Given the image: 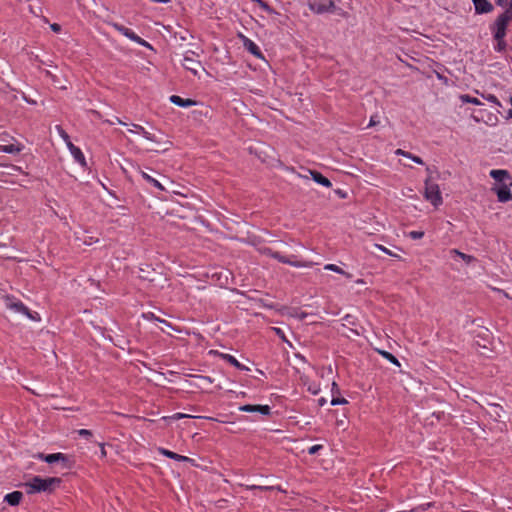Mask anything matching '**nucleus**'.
I'll use <instances>...</instances> for the list:
<instances>
[{
    "mask_svg": "<svg viewBox=\"0 0 512 512\" xmlns=\"http://www.w3.org/2000/svg\"><path fill=\"white\" fill-rule=\"evenodd\" d=\"M126 162H127L129 165L133 166L132 162H130V161H128V160H126Z\"/></svg>",
    "mask_w": 512,
    "mask_h": 512,
    "instance_id": "0e129e2a",
    "label": "nucleus"
},
{
    "mask_svg": "<svg viewBox=\"0 0 512 512\" xmlns=\"http://www.w3.org/2000/svg\"><path fill=\"white\" fill-rule=\"evenodd\" d=\"M22 150L20 145L9 144V145H0V152L8 153V154H18Z\"/></svg>",
    "mask_w": 512,
    "mask_h": 512,
    "instance_id": "a878e982",
    "label": "nucleus"
},
{
    "mask_svg": "<svg viewBox=\"0 0 512 512\" xmlns=\"http://www.w3.org/2000/svg\"><path fill=\"white\" fill-rule=\"evenodd\" d=\"M497 41V44L495 46V50L498 52H502L506 49L507 43L505 41V38L501 39H495Z\"/></svg>",
    "mask_w": 512,
    "mask_h": 512,
    "instance_id": "f704fd0d",
    "label": "nucleus"
},
{
    "mask_svg": "<svg viewBox=\"0 0 512 512\" xmlns=\"http://www.w3.org/2000/svg\"><path fill=\"white\" fill-rule=\"evenodd\" d=\"M170 101L173 104L180 106V107H190V106H195L197 104V102L193 99H190V98L184 99L178 95H172L170 97Z\"/></svg>",
    "mask_w": 512,
    "mask_h": 512,
    "instance_id": "4468645a",
    "label": "nucleus"
},
{
    "mask_svg": "<svg viewBox=\"0 0 512 512\" xmlns=\"http://www.w3.org/2000/svg\"><path fill=\"white\" fill-rule=\"evenodd\" d=\"M309 173L311 174L313 180L317 182L318 184L324 186V187H331V182L328 178L323 176L320 172L309 170Z\"/></svg>",
    "mask_w": 512,
    "mask_h": 512,
    "instance_id": "412c9836",
    "label": "nucleus"
},
{
    "mask_svg": "<svg viewBox=\"0 0 512 512\" xmlns=\"http://www.w3.org/2000/svg\"><path fill=\"white\" fill-rule=\"evenodd\" d=\"M343 320L345 321V323H343V326L347 324H351V325H354V322L352 320V317L350 315H346Z\"/></svg>",
    "mask_w": 512,
    "mask_h": 512,
    "instance_id": "a18cd8bd",
    "label": "nucleus"
},
{
    "mask_svg": "<svg viewBox=\"0 0 512 512\" xmlns=\"http://www.w3.org/2000/svg\"><path fill=\"white\" fill-rule=\"evenodd\" d=\"M310 9L316 13L333 11L335 4L332 0H312L309 3Z\"/></svg>",
    "mask_w": 512,
    "mask_h": 512,
    "instance_id": "1a4fd4ad",
    "label": "nucleus"
},
{
    "mask_svg": "<svg viewBox=\"0 0 512 512\" xmlns=\"http://www.w3.org/2000/svg\"><path fill=\"white\" fill-rule=\"evenodd\" d=\"M496 4L499 6H505L507 4V0H497Z\"/></svg>",
    "mask_w": 512,
    "mask_h": 512,
    "instance_id": "5fc2aeb1",
    "label": "nucleus"
},
{
    "mask_svg": "<svg viewBox=\"0 0 512 512\" xmlns=\"http://www.w3.org/2000/svg\"><path fill=\"white\" fill-rule=\"evenodd\" d=\"M490 176L496 181L502 182L506 179H510V174L507 170L495 169L490 171Z\"/></svg>",
    "mask_w": 512,
    "mask_h": 512,
    "instance_id": "4be33fe9",
    "label": "nucleus"
},
{
    "mask_svg": "<svg viewBox=\"0 0 512 512\" xmlns=\"http://www.w3.org/2000/svg\"><path fill=\"white\" fill-rule=\"evenodd\" d=\"M76 240L82 242L84 245L90 246L94 243H98L99 239L97 237L88 235L86 231L76 234Z\"/></svg>",
    "mask_w": 512,
    "mask_h": 512,
    "instance_id": "6ab92c4d",
    "label": "nucleus"
},
{
    "mask_svg": "<svg viewBox=\"0 0 512 512\" xmlns=\"http://www.w3.org/2000/svg\"><path fill=\"white\" fill-rule=\"evenodd\" d=\"M133 127L134 128H137V130L143 135V137L148 140V141H151V142H154L156 144V148L154 149H151L152 151H155V152H165L167 151L170 146H171V142L169 140H166V141H160L155 134H152L151 132H148L147 130H145L144 127H142L141 125H138V124H133Z\"/></svg>",
    "mask_w": 512,
    "mask_h": 512,
    "instance_id": "0eeeda50",
    "label": "nucleus"
},
{
    "mask_svg": "<svg viewBox=\"0 0 512 512\" xmlns=\"http://www.w3.org/2000/svg\"><path fill=\"white\" fill-rule=\"evenodd\" d=\"M486 99L489 101V102H492L498 106H501L500 102L498 101L497 97L495 95H492V94H489L488 96H486Z\"/></svg>",
    "mask_w": 512,
    "mask_h": 512,
    "instance_id": "a19ab883",
    "label": "nucleus"
},
{
    "mask_svg": "<svg viewBox=\"0 0 512 512\" xmlns=\"http://www.w3.org/2000/svg\"><path fill=\"white\" fill-rule=\"evenodd\" d=\"M424 197L434 207L440 206L443 202L439 185L431 181L430 175L425 180Z\"/></svg>",
    "mask_w": 512,
    "mask_h": 512,
    "instance_id": "39448f33",
    "label": "nucleus"
},
{
    "mask_svg": "<svg viewBox=\"0 0 512 512\" xmlns=\"http://www.w3.org/2000/svg\"><path fill=\"white\" fill-rule=\"evenodd\" d=\"M78 434L82 437H86V438H89L92 436V432L88 429H80L78 431Z\"/></svg>",
    "mask_w": 512,
    "mask_h": 512,
    "instance_id": "ea45409f",
    "label": "nucleus"
},
{
    "mask_svg": "<svg viewBox=\"0 0 512 512\" xmlns=\"http://www.w3.org/2000/svg\"><path fill=\"white\" fill-rule=\"evenodd\" d=\"M35 457L44 461V458L47 457V455L43 453H38Z\"/></svg>",
    "mask_w": 512,
    "mask_h": 512,
    "instance_id": "6e6d98bb",
    "label": "nucleus"
},
{
    "mask_svg": "<svg viewBox=\"0 0 512 512\" xmlns=\"http://www.w3.org/2000/svg\"><path fill=\"white\" fill-rule=\"evenodd\" d=\"M141 175L147 182L151 183L154 187L158 188L159 190H164L162 184L153 177H151L150 175H148L147 173L141 171Z\"/></svg>",
    "mask_w": 512,
    "mask_h": 512,
    "instance_id": "cd10ccee",
    "label": "nucleus"
},
{
    "mask_svg": "<svg viewBox=\"0 0 512 512\" xmlns=\"http://www.w3.org/2000/svg\"><path fill=\"white\" fill-rule=\"evenodd\" d=\"M378 352H379L380 355H382L385 359H387L392 364H394V365H396L398 367L400 366V363H399L398 359L393 354H391L390 352H387V351H384V350H379Z\"/></svg>",
    "mask_w": 512,
    "mask_h": 512,
    "instance_id": "c85d7f7f",
    "label": "nucleus"
},
{
    "mask_svg": "<svg viewBox=\"0 0 512 512\" xmlns=\"http://www.w3.org/2000/svg\"><path fill=\"white\" fill-rule=\"evenodd\" d=\"M44 461L49 464L60 462L65 468L68 467L69 463L68 457L63 453L48 454L47 457L44 458Z\"/></svg>",
    "mask_w": 512,
    "mask_h": 512,
    "instance_id": "9d476101",
    "label": "nucleus"
},
{
    "mask_svg": "<svg viewBox=\"0 0 512 512\" xmlns=\"http://www.w3.org/2000/svg\"><path fill=\"white\" fill-rule=\"evenodd\" d=\"M60 135H61V137L66 141V143L71 142V141L69 140V136H68V134H67L64 130H62V129L60 130Z\"/></svg>",
    "mask_w": 512,
    "mask_h": 512,
    "instance_id": "49530a36",
    "label": "nucleus"
},
{
    "mask_svg": "<svg viewBox=\"0 0 512 512\" xmlns=\"http://www.w3.org/2000/svg\"><path fill=\"white\" fill-rule=\"evenodd\" d=\"M199 381V386H205L206 384H211L213 380L208 376H195Z\"/></svg>",
    "mask_w": 512,
    "mask_h": 512,
    "instance_id": "e433bc0d",
    "label": "nucleus"
},
{
    "mask_svg": "<svg viewBox=\"0 0 512 512\" xmlns=\"http://www.w3.org/2000/svg\"><path fill=\"white\" fill-rule=\"evenodd\" d=\"M510 103H511V105H512V97L510 98Z\"/></svg>",
    "mask_w": 512,
    "mask_h": 512,
    "instance_id": "69168bd1",
    "label": "nucleus"
},
{
    "mask_svg": "<svg viewBox=\"0 0 512 512\" xmlns=\"http://www.w3.org/2000/svg\"><path fill=\"white\" fill-rule=\"evenodd\" d=\"M243 45L254 56H256L258 58H263V55H262L259 47L252 40L244 37Z\"/></svg>",
    "mask_w": 512,
    "mask_h": 512,
    "instance_id": "a211bd4d",
    "label": "nucleus"
},
{
    "mask_svg": "<svg viewBox=\"0 0 512 512\" xmlns=\"http://www.w3.org/2000/svg\"><path fill=\"white\" fill-rule=\"evenodd\" d=\"M184 418H197V417L189 415V414H184V413H176L172 416H164L163 420H168V419L179 420V419H184Z\"/></svg>",
    "mask_w": 512,
    "mask_h": 512,
    "instance_id": "2f4dec72",
    "label": "nucleus"
},
{
    "mask_svg": "<svg viewBox=\"0 0 512 512\" xmlns=\"http://www.w3.org/2000/svg\"><path fill=\"white\" fill-rule=\"evenodd\" d=\"M100 447H101V456L102 457H105L106 456V450H105V446L103 443L100 444Z\"/></svg>",
    "mask_w": 512,
    "mask_h": 512,
    "instance_id": "864d4df0",
    "label": "nucleus"
},
{
    "mask_svg": "<svg viewBox=\"0 0 512 512\" xmlns=\"http://www.w3.org/2000/svg\"><path fill=\"white\" fill-rule=\"evenodd\" d=\"M460 99L463 103H471L474 105H481V102L478 98L471 97L470 95H467V94L461 95Z\"/></svg>",
    "mask_w": 512,
    "mask_h": 512,
    "instance_id": "7c9ffc66",
    "label": "nucleus"
},
{
    "mask_svg": "<svg viewBox=\"0 0 512 512\" xmlns=\"http://www.w3.org/2000/svg\"><path fill=\"white\" fill-rule=\"evenodd\" d=\"M409 236L412 238V239H421L423 236H424V232L423 231H411L409 233Z\"/></svg>",
    "mask_w": 512,
    "mask_h": 512,
    "instance_id": "58836bf2",
    "label": "nucleus"
},
{
    "mask_svg": "<svg viewBox=\"0 0 512 512\" xmlns=\"http://www.w3.org/2000/svg\"><path fill=\"white\" fill-rule=\"evenodd\" d=\"M243 412H259L263 415L270 414V407L268 405H251L247 404L240 407Z\"/></svg>",
    "mask_w": 512,
    "mask_h": 512,
    "instance_id": "ddd939ff",
    "label": "nucleus"
},
{
    "mask_svg": "<svg viewBox=\"0 0 512 512\" xmlns=\"http://www.w3.org/2000/svg\"><path fill=\"white\" fill-rule=\"evenodd\" d=\"M318 402L320 406H323L326 403V400L324 398H320Z\"/></svg>",
    "mask_w": 512,
    "mask_h": 512,
    "instance_id": "13d9d810",
    "label": "nucleus"
},
{
    "mask_svg": "<svg viewBox=\"0 0 512 512\" xmlns=\"http://www.w3.org/2000/svg\"><path fill=\"white\" fill-rule=\"evenodd\" d=\"M122 170L127 173V168L125 166H121Z\"/></svg>",
    "mask_w": 512,
    "mask_h": 512,
    "instance_id": "e2e57ef3",
    "label": "nucleus"
},
{
    "mask_svg": "<svg viewBox=\"0 0 512 512\" xmlns=\"http://www.w3.org/2000/svg\"><path fill=\"white\" fill-rule=\"evenodd\" d=\"M356 283H357V284L362 285V284H364L365 282H364V280H363V279H358V280L356 281Z\"/></svg>",
    "mask_w": 512,
    "mask_h": 512,
    "instance_id": "052dcab7",
    "label": "nucleus"
},
{
    "mask_svg": "<svg viewBox=\"0 0 512 512\" xmlns=\"http://www.w3.org/2000/svg\"><path fill=\"white\" fill-rule=\"evenodd\" d=\"M512 20V3L509 4V8L506 9L502 14H500L495 22L493 23L491 29L493 32L494 39L505 38L507 27L509 22Z\"/></svg>",
    "mask_w": 512,
    "mask_h": 512,
    "instance_id": "7ed1b4c3",
    "label": "nucleus"
},
{
    "mask_svg": "<svg viewBox=\"0 0 512 512\" xmlns=\"http://www.w3.org/2000/svg\"><path fill=\"white\" fill-rule=\"evenodd\" d=\"M159 452L162 455H164V456H166L168 458L174 459L176 461H191V459L188 458L187 456L179 455V454H177L175 452H172V451L164 449V448H160Z\"/></svg>",
    "mask_w": 512,
    "mask_h": 512,
    "instance_id": "5701e85b",
    "label": "nucleus"
},
{
    "mask_svg": "<svg viewBox=\"0 0 512 512\" xmlns=\"http://www.w3.org/2000/svg\"><path fill=\"white\" fill-rule=\"evenodd\" d=\"M113 28H115L118 32H120L121 34H123L124 36L128 37L129 39H131L132 41L134 42H137L138 44L142 45V46H145L147 48H152L151 45L146 42L145 40H143L142 38H140L139 36H137L134 32H132L130 29L124 27L123 25H120L118 23H113L112 24Z\"/></svg>",
    "mask_w": 512,
    "mask_h": 512,
    "instance_id": "6e6552de",
    "label": "nucleus"
},
{
    "mask_svg": "<svg viewBox=\"0 0 512 512\" xmlns=\"http://www.w3.org/2000/svg\"><path fill=\"white\" fill-rule=\"evenodd\" d=\"M143 317H144L145 319H147V320H155V321H158V322H160V323H163V324H164V325H166L167 327L172 328V325H171L169 322H167V321H166V320H164V319H160V318L156 317L152 312L144 313V314H143Z\"/></svg>",
    "mask_w": 512,
    "mask_h": 512,
    "instance_id": "c756f323",
    "label": "nucleus"
},
{
    "mask_svg": "<svg viewBox=\"0 0 512 512\" xmlns=\"http://www.w3.org/2000/svg\"><path fill=\"white\" fill-rule=\"evenodd\" d=\"M409 159H411L412 161H414L417 164H423V160L418 156L412 155V157H410Z\"/></svg>",
    "mask_w": 512,
    "mask_h": 512,
    "instance_id": "de8ad7c7",
    "label": "nucleus"
},
{
    "mask_svg": "<svg viewBox=\"0 0 512 512\" xmlns=\"http://www.w3.org/2000/svg\"><path fill=\"white\" fill-rule=\"evenodd\" d=\"M332 392L333 393H339V388L336 382L332 383Z\"/></svg>",
    "mask_w": 512,
    "mask_h": 512,
    "instance_id": "603ef678",
    "label": "nucleus"
},
{
    "mask_svg": "<svg viewBox=\"0 0 512 512\" xmlns=\"http://www.w3.org/2000/svg\"><path fill=\"white\" fill-rule=\"evenodd\" d=\"M510 186H512V182L510 183Z\"/></svg>",
    "mask_w": 512,
    "mask_h": 512,
    "instance_id": "338daca9",
    "label": "nucleus"
},
{
    "mask_svg": "<svg viewBox=\"0 0 512 512\" xmlns=\"http://www.w3.org/2000/svg\"><path fill=\"white\" fill-rule=\"evenodd\" d=\"M62 480L58 477L42 478L34 476L31 480L22 484L27 494L35 493H52L57 487L60 486Z\"/></svg>",
    "mask_w": 512,
    "mask_h": 512,
    "instance_id": "f257e3e1",
    "label": "nucleus"
},
{
    "mask_svg": "<svg viewBox=\"0 0 512 512\" xmlns=\"http://www.w3.org/2000/svg\"><path fill=\"white\" fill-rule=\"evenodd\" d=\"M374 247L384 253H386L387 255L389 256H392V257H396V258H399V255L393 253L391 250L387 249L386 247H384L383 245L381 244H374Z\"/></svg>",
    "mask_w": 512,
    "mask_h": 512,
    "instance_id": "c9c22d12",
    "label": "nucleus"
},
{
    "mask_svg": "<svg viewBox=\"0 0 512 512\" xmlns=\"http://www.w3.org/2000/svg\"><path fill=\"white\" fill-rule=\"evenodd\" d=\"M452 253L458 255L459 257H461L466 263H471L473 260H474V257L471 256V255H467L465 253H462L456 249L452 250Z\"/></svg>",
    "mask_w": 512,
    "mask_h": 512,
    "instance_id": "72a5a7b5",
    "label": "nucleus"
},
{
    "mask_svg": "<svg viewBox=\"0 0 512 512\" xmlns=\"http://www.w3.org/2000/svg\"><path fill=\"white\" fill-rule=\"evenodd\" d=\"M321 448H322V446H321V445H313L312 447H310V448H309L308 453H309L310 455H314V454H316V453H317Z\"/></svg>",
    "mask_w": 512,
    "mask_h": 512,
    "instance_id": "79ce46f5",
    "label": "nucleus"
},
{
    "mask_svg": "<svg viewBox=\"0 0 512 512\" xmlns=\"http://www.w3.org/2000/svg\"><path fill=\"white\" fill-rule=\"evenodd\" d=\"M378 124V121L375 120V117L372 116L371 119H370V122H369V127H372V126H375Z\"/></svg>",
    "mask_w": 512,
    "mask_h": 512,
    "instance_id": "3c124183",
    "label": "nucleus"
},
{
    "mask_svg": "<svg viewBox=\"0 0 512 512\" xmlns=\"http://www.w3.org/2000/svg\"><path fill=\"white\" fill-rule=\"evenodd\" d=\"M224 360H226L227 362H229L231 365H233L234 367L240 369V370H249L248 367L242 365L234 356L230 355V354H224V353H220L219 354Z\"/></svg>",
    "mask_w": 512,
    "mask_h": 512,
    "instance_id": "b1692460",
    "label": "nucleus"
},
{
    "mask_svg": "<svg viewBox=\"0 0 512 512\" xmlns=\"http://www.w3.org/2000/svg\"><path fill=\"white\" fill-rule=\"evenodd\" d=\"M258 251L263 255L270 256L274 259H277L278 261H280L282 263L289 264L294 267H310L312 265L311 262H301V261H297V260H291L290 258L282 256L279 252H275L271 248H268V247H260L258 249Z\"/></svg>",
    "mask_w": 512,
    "mask_h": 512,
    "instance_id": "423d86ee",
    "label": "nucleus"
},
{
    "mask_svg": "<svg viewBox=\"0 0 512 512\" xmlns=\"http://www.w3.org/2000/svg\"><path fill=\"white\" fill-rule=\"evenodd\" d=\"M129 132H130V133H135V132L140 133V132L137 130V128H134L133 126H132V129H130V130H129Z\"/></svg>",
    "mask_w": 512,
    "mask_h": 512,
    "instance_id": "bf43d9fd",
    "label": "nucleus"
},
{
    "mask_svg": "<svg viewBox=\"0 0 512 512\" xmlns=\"http://www.w3.org/2000/svg\"><path fill=\"white\" fill-rule=\"evenodd\" d=\"M309 390L313 393V394H317L319 389L316 388V387H309Z\"/></svg>",
    "mask_w": 512,
    "mask_h": 512,
    "instance_id": "4d7b16f0",
    "label": "nucleus"
},
{
    "mask_svg": "<svg viewBox=\"0 0 512 512\" xmlns=\"http://www.w3.org/2000/svg\"><path fill=\"white\" fill-rule=\"evenodd\" d=\"M281 313H282V315L294 317L299 320H304L305 318H307L309 316L308 313L300 311L299 309H290V308H286V307L281 309Z\"/></svg>",
    "mask_w": 512,
    "mask_h": 512,
    "instance_id": "2eb2a0df",
    "label": "nucleus"
},
{
    "mask_svg": "<svg viewBox=\"0 0 512 512\" xmlns=\"http://www.w3.org/2000/svg\"><path fill=\"white\" fill-rule=\"evenodd\" d=\"M67 147L69 148V151L71 152L74 159L82 166L86 167L87 163L85 160V157L80 150V148L76 147L72 142L67 143Z\"/></svg>",
    "mask_w": 512,
    "mask_h": 512,
    "instance_id": "9b49d317",
    "label": "nucleus"
},
{
    "mask_svg": "<svg viewBox=\"0 0 512 512\" xmlns=\"http://www.w3.org/2000/svg\"><path fill=\"white\" fill-rule=\"evenodd\" d=\"M46 76L50 77L52 82L60 89H67L68 80L66 78H60L58 75L52 73L49 70L45 71Z\"/></svg>",
    "mask_w": 512,
    "mask_h": 512,
    "instance_id": "f3484780",
    "label": "nucleus"
},
{
    "mask_svg": "<svg viewBox=\"0 0 512 512\" xmlns=\"http://www.w3.org/2000/svg\"><path fill=\"white\" fill-rule=\"evenodd\" d=\"M106 122H108L109 124H115V123H118V124H121V125H124L126 126L127 123L121 121L118 117H115L113 120H107Z\"/></svg>",
    "mask_w": 512,
    "mask_h": 512,
    "instance_id": "c03bdc74",
    "label": "nucleus"
},
{
    "mask_svg": "<svg viewBox=\"0 0 512 512\" xmlns=\"http://www.w3.org/2000/svg\"><path fill=\"white\" fill-rule=\"evenodd\" d=\"M508 118H512V110L508 111Z\"/></svg>",
    "mask_w": 512,
    "mask_h": 512,
    "instance_id": "680f3d73",
    "label": "nucleus"
},
{
    "mask_svg": "<svg viewBox=\"0 0 512 512\" xmlns=\"http://www.w3.org/2000/svg\"><path fill=\"white\" fill-rule=\"evenodd\" d=\"M395 153H396L397 155H402V156L407 157V158L412 157V154H411V153L406 152V151H404V150H402V149H397Z\"/></svg>",
    "mask_w": 512,
    "mask_h": 512,
    "instance_id": "37998d69",
    "label": "nucleus"
},
{
    "mask_svg": "<svg viewBox=\"0 0 512 512\" xmlns=\"http://www.w3.org/2000/svg\"><path fill=\"white\" fill-rule=\"evenodd\" d=\"M324 269L325 270H329V271H333V272H336V273H339V274H342L344 275L345 277L347 278H351L352 275L348 272H345L342 268H340L339 266L335 265V264H327L324 266Z\"/></svg>",
    "mask_w": 512,
    "mask_h": 512,
    "instance_id": "bb28decb",
    "label": "nucleus"
},
{
    "mask_svg": "<svg viewBox=\"0 0 512 512\" xmlns=\"http://www.w3.org/2000/svg\"><path fill=\"white\" fill-rule=\"evenodd\" d=\"M22 497H23V493L20 492V491H14V492H11V493H8L5 497H4V500L11 506H17L20 504L21 500H22Z\"/></svg>",
    "mask_w": 512,
    "mask_h": 512,
    "instance_id": "aec40b11",
    "label": "nucleus"
},
{
    "mask_svg": "<svg viewBox=\"0 0 512 512\" xmlns=\"http://www.w3.org/2000/svg\"><path fill=\"white\" fill-rule=\"evenodd\" d=\"M493 190L496 192L499 202H506L512 199V195L507 185H503L499 188H493Z\"/></svg>",
    "mask_w": 512,
    "mask_h": 512,
    "instance_id": "dca6fc26",
    "label": "nucleus"
},
{
    "mask_svg": "<svg viewBox=\"0 0 512 512\" xmlns=\"http://www.w3.org/2000/svg\"><path fill=\"white\" fill-rule=\"evenodd\" d=\"M347 404V400L345 398L333 397L331 400V405H342Z\"/></svg>",
    "mask_w": 512,
    "mask_h": 512,
    "instance_id": "4c0bfd02",
    "label": "nucleus"
},
{
    "mask_svg": "<svg viewBox=\"0 0 512 512\" xmlns=\"http://www.w3.org/2000/svg\"><path fill=\"white\" fill-rule=\"evenodd\" d=\"M247 488L248 489H258V490H262V491L277 489L278 491L284 492V490L281 489V487H274V486L252 485V486H247Z\"/></svg>",
    "mask_w": 512,
    "mask_h": 512,
    "instance_id": "473e14b6",
    "label": "nucleus"
},
{
    "mask_svg": "<svg viewBox=\"0 0 512 512\" xmlns=\"http://www.w3.org/2000/svg\"><path fill=\"white\" fill-rule=\"evenodd\" d=\"M4 301H5V305L8 309H10L16 313L23 314V315L27 316L32 321L38 322L41 320V317L37 312L32 313L28 309V307L23 304V302H21L20 300H17L15 297L5 296Z\"/></svg>",
    "mask_w": 512,
    "mask_h": 512,
    "instance_id": "20e7f679",
    "label": "nucleus"
},
{
    "mask_svg": "<svg viewBox=\"0 0 512 512\" xmlns=\"http://www.w3.org/2000/svg\"><path fill=\"white\" fill-rule=\"evenodd\" d=\"M274 331L276 332V334L278 336H280L283 340H285L284 333H283V331L280 328H274Z\"/></svg>",
    "mask_w": 512,
    "mask_h": 512,
    "instance_id": "09e8293b",
    "label": "nucleus"
},
{
    "mask_svg": "<svg viewBox=\"0 0 512 512\" xmlns=\"http://www.w3.org/2000/svg\"><path fill=\"white\" fill-rule=\"evenodd\" d=\"M488 406L490 408L489 414L492 416L495 420L500 418L502 414L504 413V409L501 405L495 404V403H488Z\"/></svg>",
    "mask_w": 512,
    "mask_h": 512,
    "instance_id": "393cba45",
    "label": "nucleus"
},
{
    "mask_svg": "<svg viewBox=\"0 0 512 512\" xmlns=\"http://www.w3.org/2000/svg\"><path fill=\"white\" fill-rule=\"evenodd\" d=\"M51 29L54 31V32H59L61 30V27L59 24L57 23H54L51 25Z\"/></svg>",
    "mask_w": 512,
    "mask_h": 512,
    "instance_id": "8fccbe9b",
    "label": "nucleus"
},
{
    "mask_svg": "<svg viewBox=\"0 0 512 512\" xmlns=\"http://www.w3.org/2000/svg\"><path fill=\"white\" fill-rule=\"evenodd\" d=\"M477 14L489 13L493 5L488 0H472Z\"/></svg>",
    "mask_w": 512,
    "mask_h": 512,
    "instance_id": "f8f14e48",
    "label": "nucleus"
},
{
    "mask_svg": "<svg viewBox=\"0 0 512 512\" xmlns=\"http://www.w3.org/2000/svg\"><path fill=\"white\" fill-rule=\"evenodd\" d=\"M181 64L187 71L191 72L198 78H200L202 74L208 75V72L199 59V55L193 51H187L184 53Z\"/></svg>",
    "mask_w": 512,
    "mask_h": 512,
    "instance_id": "f03ea898",
    "label": "nucleus"
}]
</instances>
